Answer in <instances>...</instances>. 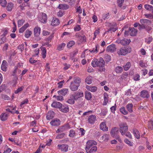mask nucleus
Masks as SVG:
<instances>
[{"label": "nucleus", "instance_id": "f257e3e1", "mask_svg": "<svg viewBox=\"0 0 153 153\" xmlns=\"http://www.w3.org/2000/svg\"><path fill=\"white\" fill-rule=\"evenodd\" d=\"M73 79V80L71 82L70 88L72 91H75L78 89L81 80L78 77H74Z\"/></svg>", "mask_w": 153, "mask_h": 153}, {"label": "nucleus", "instance_id": "f03ea898", "mask_svg": "<svg viewBox=\"0 0 153 153\" xmlns=\"http://www.w3.org/2000/svg\"><path fill=\"white\" fill-rule=\"evenodd\" d=\"M91 65L93 67L98 66L99 67H104L105 65V62L102 57L100 58L99 59L95 58L93 60Z\"/></svg>", "mask_w": 153, "mask_h": 153}, {"label": "nucleus", "instance_id": "7ed1b4c3", "mask_svg": "<svg viewBox=\"0 0 153 153\" xmlns=\"http://www.w3.org/2000/svg\"><path fill=\"white\" fill-rule=\"evenodd\" d=\"M131 51V48L130 47H122L117 50V53L120 55L125 56Z\"/></svg>", "mask_w": 153, "mask_h": 153}, {"label": "nucleus", "instance_id": "20e7f679", "mask_svg": "<svg viewBox=\"0 0 153 153\" xmlns=\"http://www.w3.org/2000/svg\"><path fill=\"white\" fill-rule=\"evenodd\" d=\"M119 133V128L116 127L112 128L110 131V134L111 136L118 140H120L119 136L118 135Z\"/></svg>", "mask_w": 153, "mask_h": 153}, {"label": "nucleus", "instance_id": "39448f33", "mask_svg": "<svg viewBox=\"0 0 153 153\" xmlns=\"http://www.w3.org/2000/svg\"><path fill=\"white\" fill-rule=\"evenodd\" d=\"M140 22L142 25H139V29H140L142 28H145V27L148 25H150L151 24V21L147 19H143L140 20Z\"/></svg>", "mask_w": 153, "mask_h": 153}, {"label": "nucleus", "instance_id": "423d86ee", "mask_svg": "<svg viewBox=\"0 0 153 153\" xmlns=\"http://www.w3.org/2000/svg\"><path fill=\"white\" fill-rule=\"evenodd\" d=\"M120 131L122 135L125 134L126 131L128 130V126L127 125L124 123H122L120 124Z\"/></svg>", "mask_w": 153, "mask_h": 153}, {"label": "nucleus", "instance_id": "0eeeda50", "mask_svg": "<svg viewBox=\"0 0 153 153\" xmlns=\"http://www.w3.org/2000/svg\"><path fill=\"white\" fill-rule=\"evenodd\" d=\"M97 144L96 142L93 140H90L87 141L86 143V146L85 148V150L89 149L95 146Z\"/></svg>", "mask_w": 153, "mask_h": 153}, {"label": "nucleus", "instance_id": "6e6552de", "mask_svg": "<svg viewBox=\"0 0 153 153\" xmlns=\"http://www.w3.org/2000/svg\"><path fill=\"white\" fill-rule=\"evenodd\" d=\"M39 19V21L41 22L44 23L47 21V17L46 14L44 13H42L40 14Z\"/></svg>", "mask_w": 153, "mask_h": 153}, {"label": "nucleus", "instance_id": "1a4fd4ad", "mask_svg": "<svg viewBox=\"0 0 153 153\" xmlns=\"http://www.w3.org/2000/svg\"><path fill=\"white\" fill-rule=\"evenodd\" d=\"M72 95L75 100H77L79 98L84 96L83 93L82 91L75 92Z\"/></svg>", "mask_w": 153, "mask_h": 153}, {"label": "nucleus", "instance_id": "9d476101", "mask_svg": "<svg viewBox=\"0 0 153 153\" xmlns=\"http://www.w3.org/2000/svg\"><path fill=\"white\" fill-rule=\"evenodd\" d=\"M50 123L52 126H58L60 124V121L57 118H55L51 121Z\"/></svg>", "mask_w": 153, "mask_h": 153}, {"label": "nucleus", "instance_id": "9b49d317", "mask_svg": "<svg viewBox=\"0 0 153 153\" xmlns=\"http://www.w3.org/2000/svg\"><path fill=\"white\" fill-rule=\"evenodd\" d=\"M57 147L59 149L64 152H67L68 151V146L67 144L58 145Z\"/></svg>", "mask_w": 153, "mask_h": 153}, {"label": "nucleus", "instance_id": "f8f14e48", "mask_svg": "<svg viewBox=\"0 0 153 153\" xmlns=\"http://www.w3.org/2000/svg\"><path fill=\"white\" fill-rule=\"evenodd\" d=\"M96 117L94 115L90 116L88 119V122L91 124H93L96 120Z\"/></svg>", "mask_w": 153, "mask_h": 153}, {"label": "nucleus", "instance_id": "ddd939ff", "mask_svg": "<svg viewBox=\"0 0 153 153\" xmlns=\"http://www.w3.org/2000/svg\"><path fill=\"white\" fill-rule=\"evenodd\" d=\"M116 49V48L115 45L112 44L107 47L106 50L108 52H113L115 51Z\"/></svg>", "mask_w": 153, "mask_h": 153}, {"label": "nucleus", "instance_id": "4468645a", "mask_svg": "<svg viewBox=\"0 0 153 153\" xmlns=\"http://www.w3.org/2000/svg\"><path fill=\"white\" fill-rule=\"evenodd\" d=\"M41 28L38 26L36 27L34 29L33 33L35 36L38 37L40 34Z\"/></svg>", "mask_w": 153, "mask_h": 153}, {"label": "nucleus", "instance_id": "2eb2a0df", "mask_svg": "<svg viewBox=\"0 0 153 153\" xmlns=\"http://www.w3.org/2000/svg\"><path fill=\"white\" fill-rule=\"evenodd\" d=\"M68 88H63L58 91V93L59 95H62V96H65L68 92Z\"/></svg>", "mask_w": 153, "mask_h": 153}, {"label": "nucleus", "instance_id": "dca6fc26", "mask_svg": "<svg viewBox=\"0 0 153 153\" xmlns=\"http://www.w3.org/2000/svg\"><path fill=\"white\" fill-rule=\"evenodd\" d=\"M54 116V113L52 111H48L46 117V119L48 120H50L53 118Z\"/></svg>", "mask_w": 153, "mask_h": 153}, {"label": "nucleus", "instance_id": "f3484780", "mask_svg": "<svg viewBox=\"0 0 153 153\" xmlns=\"http://www.w3.org/2000/svg\"><path fill=\"white\" fill-rule=\"evenodd\" d=\"M130 35L131 36H135L137 34V30L134 27H130L129 28Z\"/></svg>", "mask_w": 153, "mask_h": 153}, {"label": "nucleus", "instance_id": "a211bd4d", "mask_svg": "<svg viewBox=\"0 0 153 153\" xmlns=\"http://www.w3.org/2000/svg\"><path fill=\"white\" fill-rule=\"evenodd\" d=\"M100 128L103 131H108V128L106 126V124L105 122L101 123L100 125Z\"/></svg>", "mask_w": 153, "mask_h": 153}, {"label": "nucleus", "instance_id": "6ab92c4d", "mask_svg": "<svg viewBox=\"0 0 153 153\" xmlns=\"http://www.w3.org/2000/svg\"><path fill=\"white\" fill-rule=\"evenodd\" d=\"M140 96L143 98H148L150 96L148 92L146 90H143L141 91Z\"/></svg>", "mask_w": 153, "mask_h": 153}, {"label": "nucleus", "instance_id": "aec40b11", "mask_svg": "<svg viewBox=\"0 0 153 153\" xmlns=\"http://www.w3.org/2000/svg\"><path fill=\"white\" fill-rule=\"evenodd\" d=\"M62 105V104L61 103L57 102H53L51 104L52 107L56 108H60Z\"/></svg>", "mask_w": 153, "mask_h": 153}, {"label": "nucleus", "instance_id": "412c9836", "mask_svg": "<svg viewBox=\"0 0 153 153\" xmlns=\"http://www.w3.org/2000/svg\"><path fill=\"white\" fill-rule=\"evenodd\" d=\"M8 117V114L7 113H3L0 115V119L2 121H5L7 119Z\"/></svg>", "mask_w": 153, "mask_h": 153}, {"label": "nucleus", "instance_id": "4be33fe9", "mask_svg": "<svg viewBox=\"0 0 153 153\" xmlns=\"http://www.w3.org/2000/svg\"><path fill=\"white\" fill-rule=\"evenodd\" d=\"M7 62L5 60H4L3 61L1 66V68L2 70L5 71H7Z\"/></svg>", "mask_w": 153, "mask_h": 153}, {"label": "nucleus", "instance_id": "5701e85b", "mask_svg": "<svg viewBox=\"0 0 153 153\" xmlns=\"http://www.w3.org/2000/svg\"><path fill=\"white\" fill-rule=\"evenodd\" d=\"M69 6L66 4H61L59 5L58 8L60 9L66 10L69 8Z\"/></svg>", "mask_w": 153, "mask_h": 153}, {"label": "nucleus", "instance_id": "b1692460", "mask_svg": "<svg viewBox=\"0 0 153 153\" xmlns=\"http://www.w3.org/2000/svg\"><path fill=\"white\" fill-rule=\"evenodd\" d=\"M133 133L135 137L137 139L140 137V134L139 131L137 129H134L133 130Z\"/></svg>", "mask_w": 153, "mask_h": 153}, {"label": "nucleus", "instance_id": "393cba45", "mask_svg": "<svg viewBox=\"0 0 153 153\" xmlns=\"http://www.w3.org/2000/svg\"><path fill=\"white\" fill-rule=\"evenodd\" d=\"M130 42V39H124L121 40V44L123 45H128Z\"/></svg>", "mask_w": 153, "mask_h": 153}, {"label": "nucleus", "instance_id": "a878e982", "mask_svg": "<svg viewBox=\"0 0 153 153\" xmlns=\"http://www.w3.org/2000/svg\"><path fill=\"white\" fill-rule=\"evenodd\" d=\"M13 4L12 2L8 3L6 6V10L8 11H11L13 7Z\"/></svg>", "mask_w": 153, "mask_h": 153}, {"label": "nucleus", "instance_id": "bb28decb", "mask_svg": "<svg viewBox=\"0 0 153 153\" xmlns=\"http://www.w3.org/2000/svg\"><path fill=\"white\" fill-rule=\"evenodd\" d=\"M90 150L89 149L85 150L87 153H93L96 152L97 150V148L96 146H94L90 148Z\"/></svg>", "mask_w": 153, "mask_h": 153}, {"label": "nucleus", "instance_id": "cd10ccee", "mask_svg": "<svg viewBox=\"0 0 153 153\" xmlns=\"http://www.w3.org/2000/svg\"><path fill=\"white\" fill-rule=\"evenodd\" d=\"M59 23V20L56 18H53L52 21L51 25L52 26L57 25Z\"/></svg>", "mask_w": 153, "mask_h": 153}, {"label": "nucleus", "instance_id": "c85d7f7f", "mask_svg": "<svg viewBox=\"0 0 153 153\" xmlns=\"http://www.w3.org/2000/svg\"><path fill=\"white\" fill-rule=\"evenodd\" d=\"M85 99L88 100H90L92 97L91 93L87 91H85Z\"/></svg>", "mask_w": 153, "mask_h": 153}, {"label": "nucleus", "instance_id": "c756f323", "mask_svg": "<svg viewBox=\"0 0 153 153\" xmlns=\"http://www.w3.org/2000/svg\"><path fill=\"white\" fill-rule=\"evenodd\" d=\"M75 100L73 97L72 95L70 97V98L69 99L66 101L68 103L70 104H73L75 102Z\"/></svg>", "mask_w": 153, "mask_h": 153}, {"label": "nucleus", "instance_id": "7c9ffc66", "mask_svg": "<svg viewBox=\"0 0 153 153\" xmlns=\"http://www.w3.org/2000/svg\"><path fill=\"white\" fill-rule=\"evenodd\" d=\"M104 99L103 105H106L108 102V95L106 93H104Z\"/></svg>", "mask_w": 153, "mask_h": 153}, {"label": "nucleus", "instance_id": "2f4dec72", "mask_svg": "<svg viewBox=\"0 0 153 153\" xmlns=\"http://www.w3.org/2000/svg\"><path fill=\"white\" fill-rule=\"evenodd\" d=\"M86 88L88 90L93 92L95 91L97 89V88L95 86H90L87 85L86 86Z\"/></svg>", "mask_w": 153, "mask_h": 153}, {"label": "nucleus", "instance_id": "473e14b6", "mask_svg": "<svg viewBox=\"0 0 153 153\" xmlns=\"http://www.w3.org/2000/svg\"><path fill=\"white\" fill-rule=\"evenodd\" d=\"M60 109V111L64 113H66L69 111V108L68 106H62V105Z\"/></svg>", "mask_w": 153, "mask_h": 153}, {"label": "nucleus", "instance_id": "72a5a7b5", "mask_svg": "<svg viewBox=\"0 0 153 153\" xmlns=\"http://www.w3.org/2000/svg\"><path fill=\"white\" fill-rule=\"evenodd\" d=\"M124 0H117V2L118 4V6L120 7H121L122 8L124 9L126 8V7L125 6H123L122 7L123 4V3L124 2Z\"/></svg>", "mask_w": 153, "mask_h": 153}, {"label": "nucleus", "instance_id": "f704fd0d", "mask_svg": "<svg viewBox=\"0 0 153 153\" xmlns=\"http://www.w3.org/2000/svg\"><path fill=\"white\" fill-rule=\"evenodd\" d=\"M115 70L117 73H120L123 71V68L122 67L118 66L116 67Z\"/></svg>", "mask_w": 153, "mask_h": 153}, {"label": "nucleus", "instance_id": "c9c22d12", "mask_svg": "<svg viewBox=\"0 0 153 153\" xmlns=\"http://www.w3.org/2000/svg\"><path fill=\"white\" fill-rule=\"evenodd\" d=\"M133 106V105L132 103H129L127 104L126 106V107L127 109L130 112H133L132 108Z\"/></svg>", "mask_w": 153, "mask_h": 153}, {"label": "nucleus", "instance_id": "e433bc0d", "mask_svg": "<svg viewBox=\"0 0 153 153\" xmlns=\"http://www.w3.org/2000/svg\"><path fill=\"white\" fill-rule=\"evenodd\" d=\"M131 66V64L130 62H127L125 65L123 66L124 70L127 71H128L130 68Z\"/></svg>", "mask_w": 153, "mask_h": 153}, {"label": "nucleus", "instance_id": "4c0bfd02", "mask_svg": "<svg viewBox=\"0 0 153 153\" xmlns=\"http://www.w3.org/2000/svg\"><path fill=\"white\" fill-rule=\"evenodd\" d=\"M77 36L78 40L81 42H84L85 41V36H82L79 35H76Z\"/></svg>", "mask_w": 153, "mask_h": 153}, {"label": "nucleus", "instance_id": "58836bf2", "mask_svg": "<svg viewBox=\"0 0 153 153\" xmlns=\"http://www.w3.org/2000/svg\"><path fill=\"white\" fill-rule=\"evenodd\" d=\"M92 82V77L90 76H88L85 79V82L88 84H91Z\"/></svg>", "mask_w": 153, "mask_h": 153}, {"label": "nucleus", "instance_id": "ea45409f", "mask_svg": "<svg viewBox=\"0 0 153 153\" xmlns=\"http://www.w3.org/2000/svg\"><path fill=\"white\" fill-rule=\"evenodd\" d=\"M42 51V58L44 59L46 56V51L45 47H42L41 48Z\"/></svg>", "mask_w": 153, "mask_h": 153}, {"label": "nucleus", "instance_id": "a19ab883", "mask_svg": "<svg viewBox=\"0 0 153 153\" xmlns=\"http://www.w3.org/2000/svg\"><path fill=\"white\" fill-rule=\"evenodd\" d=\"M32 34V32L31 31L27 30L25 33V36L27 38H28Z\"/></svg>", "mask_w": 153, "mask_h": 153}, {"label": "nucleus", "instance_id": "79ce46f5", "mask_svg": "<svg viewBox=\"0 0 153 153\" xmlns=\"http://www.w3.org/2000/svg\"><path fill=\"white\" fill-rule=\"evenodd\" d=\"M120 110V111L124 114L126 115L128 114V111L126 110L124 107H122Z\"/></svg>", "mask_w": 153, "mask_h": 153}, {"label": "nucleus", "instance_id": "37998d69", "mask_svg": "<svg viewBox=\"0 0 153 153\" xmlns=\"http://www.w3.org/2000/svg\"><path fill=\"white\" fill-rule=\"evenodd\" d=\"M0 4L3 7H5L7 4V2L6 0H0Z\"/></svg>", "mask_w": 153, "mask_h": 153}, {"label": "nucleus", "instance_id": "c03bdc74", "mask_svg": "<svg viewBox=\"0 0 153 153\" xmlns=\"http://www.w3.org/2000/svg\"><path fill=\"white\" fill-rule=\"evenodd\" d=\"M65 45V44L64 43H62L59 44L57 47V49L59 51H61L62 50Z\"/></svg>", "mask_w": 153, "mask_h": 153}, {"label": "nucleus", "instance_id": "a18cd8bd", "mask_svg": "<svg viewBox=\"0 0 153 153\" xmlns=\"http://www.w3.org/2000/svg\"><path fill=\"white\" fill-rule=\"evenodd\" d=\"M65 130L63 126H61L59 128H58L57 131H56V133H59L65 131Z\"/></svg>", "mask_w": 153, "mask_h": 153}, {"label": "nucleus", "instance_id": "49530a36", "mask_svg": "<svg viewBox=\"0 0 153 153\" xmlns=\"http://www.w3.org/2000/svg\"><path fill=\"white\" fill-rule=\"evenodd\" d=\"M53 97H55L57 100L58 101H62L63 100V97L62 96L59 95L57 96L54 95L53 96Z\"/></svg>", "mask_w": 153, "mask_h": 153}, {"label": "nucleus", "instance_id": "de8ad7c7", "mask_svg": "<svg viewBox=\"0 0 153 153\" xmlns=\"http://www.w3.org/2000/svg\"><path fill=\"white\" fill-rule=\"evenodd\" d=\"M75 44V42L73 41H71L69 42L67 44V46L68 48H70L72 47Z\"/></svg>", "mask_w": 153, "mask_h": 153}, {"label": "nucleus", "instance_id": "09e8293b", "mask_svg": "<svg viewBox=\"0 0 153 153\" xmlns=\"http://www.w3.org/2000/svg\"><path fill=\"white\" fill-rule=\"evenodd\" d=\"M98 46H99L98 45H97L95 46V48H93L92 50H91V49L89 50V51L91 53H97L98 51L97 49Z\"/></svg>", "mask_w": 153, "mask_h": 153}, {"label": "nucleus", "instance_id": "8fccbe9b", "mask_svg": "<svg viewBox=\"0 0 153 153\" xmlns=\"http://www.w3.org/2000/svg\"><path fill=\"white\" fill-rule=\"evenodd\" d=\"M144 7L145 9L149 10H153V7L152 6L149 4H145L144 5Z\"/></svg>", "mask_w": 153, "mask_h": 153}, {"label": "nucleus", "instance_id": "3c124183", "mask_svg": "<svg viewBox=\"0 0 153 153\" xmlns=\"http://www.w3.org/2000/svg\"><path fill=\"white\" fill-rule=\"evenodd\" d=\"M75 134V131L71 129L70 131L69 136L70 137H73L74 136Z\"/></svg>", "mask_w": 153, "mask_h": 153}, {"label": "nucleus", "instance_id": "603ef678", "mask_svg": "<svg viewBox=\"0 0 153 153\" xmlns=\"http://www.w3.org/2000/svg\"><path fill=\"white\" fill-rule=\"evenodd\" d=\"M65 135V134L64 133H61L57 135L56 137V139H61L63 138Z\"/></svg>", "mask_w": 153, "mask_h": 153}, {"label": "nucleus", "instance_id": "864d4df0", "mask_svg": "<svg viewBox=\"0 0 153 153\" xmlns=\"http://www.w3.org/2000/svg\"><path fill=\"white\" fill-rule=\"evenodd\" d=\"M102 139L105 141L108 140L109 139V135L107 134H105L102 136Z\"/></svg>", "mask_w": 153, "mask_h": 153}, {"label": "nucleus", "instance_id": "5fc2aeb1", "mask_svg": "<svg viewBox=\"0 0 153 153\" xmlns=\"http://www.w3.org/2000/svg\"><path fill=\"white\" fill-rule=\"evenodd\" d=\"M124 141L128 145L130 146H133V143L132 142H131L130 141L128 140L127 139H125Z\"/></svg>", "mask_w": 153, "mask_h": 153}, {"label": "nucleus", "instance_id": "6e6d98bb", "mask_svg": "<svg viewBox=\"0 0 153 153\" xmlns=\"http://www.w3.org/2000/svg\"><path fill=\"white\" fill-rule=\"evenodd\" d=\"M24 88V87L23 86H22L21 87H19L18 88V89L15 91V93L16 94H17L19 92H21L22 91Z\"/></svg>", "mask_w": 153, "mask_h": 153}, {"label": "nucleus", "instance_id": "4d7b16f0", "mask_svg": "<svg viewBox=\"0 0 153 153\" xmlns=\"http://www.w3.org/2000/svg\"><path fill=\"white\" fill-rule=\"evenodd\" d=\"M105 59L106 62H109L111 60V57L108 54H106L105 56Z\"/></svg>", "mask_w": 153, "mask_h": 153}, {"label": "nucleus", "instance_id": "13d9d810", "mask_svg": "<svg viewBox=\"0 0 153 153\" xmlns=\"http://www.w3.org/2000/svg\"><path fill=\"white\" fill-rule=\"evenodd\" d=\"M25 21L23 19L19 20L18 21V27L21 26L24 23Z\"/></svg>", "mask_w": 153, "mask_h": 153}, {"label": "nucleus", "instance_id": "bf43d9fd", "mask_svg": "<svg viewBox=\"0 0 153 153\" xmlns=\"http://www.w3.org/2000/svg\"><path fill=\"white\" fill-rule=\"evenodd\" d=\"M140 76L137 74L135 75L133 77V79L135 81L139 80L140 79Z\"/></svg>", "mask_w": 153, "mask_h": 153}, {"label": "nucleus", "instance_id": "052dcab7", "mask_svg": "<svg viewBox=\"0 0 153 153\" xmlns=\"http://www.w3.org/2000/svg\"><path fill=\"white\" fill-rule=\"evenodd\" d=\"M142 29H145L149 33H150V31L152 30V28L151 27L149 26H146L145 27V28H142Z\"/></svg>", "mask_w": 153, "mask_h": 153}, {"label": "nucleus", "instance_id": "680f3d73", "mask_svg": "<svg viewBox=\"0 0 153 153\" xmlns=\"http://www.w3.org/2000/svg\"><path fill=\"white\" fill-rule=\"evenodd\" d=\"M64 15V12L63 11L60 10L57 13V15L58 17H61Z\"/></svg>", "mask_w": 153, "mask_h": 153}, {"label": "nucleus", "instance_id": "e2e57ef3", "mask_svg": "<svg viewBox=\"0 0 153 153\" xmlns=\"http://www.w3.org/2000/svg\"><path fill=\"white\" fill-rule=\"evenodd\" d=\"M24 44H22L21 45H20L18 46V49L20 50L21 51H22L24 49Z\"/></svg>", "mask_w": 153, "mask_h": 153}, {"label": "nucleus", "instance_id": "0e129e2a", "mask_svg": "<svg viewBox=\"0 0 153 153\" xmlns=\"http://www.w3.org/2000/svg\"><path fill=\"white\" fill-rule=\"evenodd\" d=\"M81 29V28L79 25H77L74 28V30L75 31H79Z\"/></svg>", "mask_w": 153, "mask_h": 153}, {"label": "nucleus", "instance_id": "69168bd1", "mask_svg": "<svg viewBox=\"0 0 153 153\" xmlns=\"http://www.w3.org/2000/svg\"><path fill=\"white\" fill-rule=\"evenodd\" d=\"M64 67L63 68V69L65 70H67L68 68H69L70 67V65L69 64H68L67 63H65L64 64Z\"/></svg>", "mask_w": 153, "mask_h": 153}, {"label": "nucleus", "instance_id": "338daca9", "mask_svg": "<svg viewBox=\"0 0 153 153\" xmlns=\"http://www.w3.org/2000/svg\"><path fill=\"white\" fill-rule=\"evenodd\" d=\"M53 37V34H51L47 39L46 41L50 42L51 41V39H52V38Z\"/></svg>", "mask_w": 153, "mask_h": 153}, {"label": "nucleus", "instance_id": "774afa93", "mask_svg": "<svg viewBox=\"0 0 153 153\" xmlns=\"http://www.w3.org/2000/svg\"><path fill=\"white\" fill-rule=\"evenodd\" d=\"M152 38L151 37H149L148 38H147L146 39V41L149 44L152 41Z\"/></svg>", "mask_w": 153, "mask_h": 153}]
</instances>
